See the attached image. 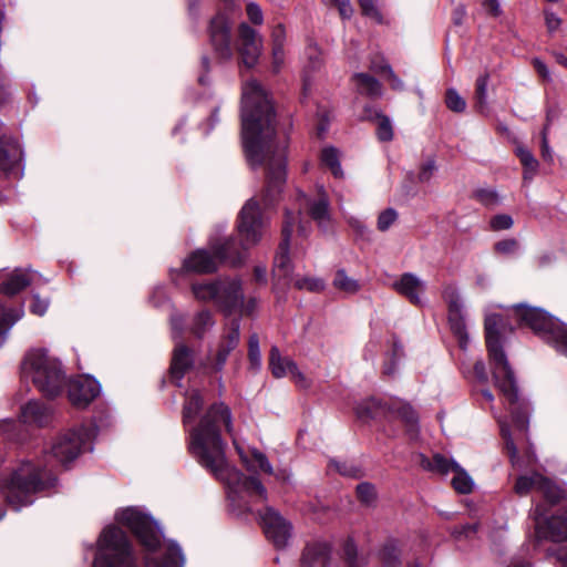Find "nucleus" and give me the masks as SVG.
<instances>
[{"mask_svg":"<svg viewBox=\"0 0 567 567\" xmlns=\"http://www.w3.org/2000/svg\"><path fill=\"white\" fill-rule=\"evenodd\" d=\"M518 249V241L514 238H507L495 244V250L509 255L516 252Z\"/></svg>","mask_w":567,"mask_h":567,"instance_id":"obj_54","label":"nucleus"},{"mask_svg":"<svg viewBox=\"0 0 567 567\" xmlns=\"http://www.w3.org/2000/svg\"><path fill=\"white\" fill-rule=\"evenodd\" d=\"M545 480L546 477L537 472L527 475H520L515 482L514 491L518 496H526L534 491L539 493L540 486Z\"/></svg>","mask_w":567,"mask_h":567,"instance_id":"obj_28","label":"nucleus"},{"mask_svg":"<svg viewBox=\"0 0 567 567\" xmlns=\"http://www.w3.org/2000/svg\"><path fill=\"white\" fill-rule=\"evenodd\" d=\"M378 138L382 142H389L393 137L392 125L389 117L384 115L378 116V127H377Z\"/></svg>","mask_w":567,"mask_h":567,"instance_id":"obj_43","label":"nucleus"},{"mask_svg":"<svg viewBox=\"0 0 567 567\" xmlns=\"http://www.w3.org/2000/svg\"><path fill=\"white\" fill-rule=\"evenodd\" d=\"M22 309L6 308L0 303V348L4 344L12 326L22 318Z\"/></svg>","mask_w":567,"mask_h":567,"instance_id":"obj_30","label":"nucleus"},{"mask_svg":"<svg viewBox=\"0 0 567 567\" xmlns=\"http://www.w3.org/2000/svg\"><path fill=\"white\" fill-rule=\"evenodd\" d=\"M513 312L518 321L553 344L558 352L567 355V326L540 308L518 305Z\"/></svg>","mask_w":567,"mask_h":567,"instance_id":"obj_8","label":"nucleus"},{"mask_svg":"<svg viewBox=\"0 0 567 567\" xmlns=\"http://www.w3.org/2000/svg\"><path fill=\"white\" fill-rule=\"evenodd\" d=\"M475 197L485 206L493 207L499 204L498 194L493 189H478Z\"/></svg>","mask_w":567,"mask_h":567,"instance_id":"obj_47","label":"nucleus"},{"mask_svg":"<svg viewBox=\"0 0 567 567\" xmlns=\"http://www.w3.org/2000/svg\"><path fill=\"white\" fill-rule=\"evenodd\" d=\"M382 71L386 73L390 85L393 90L402 91L404 89L403 82L395 75L390 65H384Z\"/></svg>","mask_w":567,"mask_h":567,"instance_id":"obj_59","label":"nucleus"},{"mask_svg":"<svg viewBox=\"0 0 567 567\" xmlns=\"http://www.w3.org/2000/svg\"><path fill=\"white\" fill-rule=\"evenodd\" d=\"M295 217L287 212L286 220L282 227V241L279 245V250L275 256L274 260V277L278 282L276 286L282 281L284 286H288L291 282L299 290H308V291H321L324 288V281L319 278L313 277H301V278H292V267L290 265V259L288 256L289 249V239L292 231V220Z\"/></svg>","mask_w":567,"mask_h":567,"instance_id":"obj_11","label":"nucleus"},{"mask_svg":"<svg viewBox=\"0 0 567 567\" xmlns=\"http://www.w3.org/2000/svg\"><path fill=\"white\" fill-rule=\"evenodd\" d=\"M241 134L250 166L267 168L264 205L276 199L286 182V142L276 140V114L267 91L257 80L243 85Z\"/></svg>","mask_w":567,"mask_h":567,"instance_id":"obj_2","label":"nucleus"},{"mask_svg":"<svg viewBox=\"0 0 567 567\" xmlns=\"http://www.w3.org/2000/svg\"><path fill=\"white\" fill-rule=\"evenodd\" d=\"M362 13L378 22H381L382 17L375 6V0H359Z\"/></svg>","mask_w":567,"mask_h":567,"instance_id":"obj_53","label":"nucleus"},{"mask_svg":"<svg viewBox=\"0 0 567 567\" xmlns=\"http://www.w3.org/2000/svg\"><path fill=\"white\" fill-rule=\"evenodd\" d=\"M54 481V476L41 470L40 463L24 462L12 473L2 493L9 505L19 511L32 504L34 493L51 487Z\"/></svg>","mask_w":567,"mask_h":567,"instance_id":"obj_6","label":"nucleus"},{"mask_svg":"<svg viewBox=\"0 0 567 567\" xmlns=\"http://www.w3.org/2000/svg\"><path fill=\"white\" fill-rule=\"evenodd\" d=\"M446 106L456 113H462L466 109V101L458 94L455 89H449L445 95Z\"/></svg>","mask_w":567,"mask_h":567,"instance_id":"obj_41","label":"nucleus"},{"mask_svg":"<svg viewBox=\"0 0 567 567\" xmlns=\"http://www.w3.org/2000/svg\"><path fill=\"white\" fill-rule=\"evenodd\" d=\"M474 373L477 378V380L482 383H486L487 380H488V377H487V373H486V369H485V363L481 360L476 361L475 364H474Z\"/></svg>","mask_w":567,"mask_h":567,"instance_id":"obj_63","label":"nucleus"},{"mask_svg":"<svg viewBox=\"0 0 567 567\" xmlns=\"http://www.w3.org/2000/svg\"><path fill=\"white\" fill-rule=\"evenodd\" d=\"M385 410V404L374 398H370L362 400L357 404L355 414L360 420L368 421L384 414ZM388 411L404 423L411 439L417 437V415L409 403L395 400L388 406Z\"/></svg>","mask_w":567,"mask_h":567,"instance_id":"obj_13","label":"nucleus"},{"mask_svg":"<svg viewBox=\"0 0 567 567\" xmlns=\"http://www.w3.org/2000/svg\"><path fill=\"white\" fill-rule=\"evenodd\" d=\"M393 288L403 297H405L412 305L421 306L423 303V295L426 289V284L412 272L403 274L396 281L393 282Z\"/></svg>","mask_w":567,"mask_h":567,"instance_id":"obj_24","label":"nucleus"},{"mask_svg":"<svg viewBox=\"0 0 567 567\" xmlns=\"http://www.w3.org/2000/svg\"><path fill=\"white\" fill-rule=\"evenodd\" d=\"M237 227L244 249L256 245L260 240L266 227V220L261 216L259 205L254 198L247 200L241 208Z\"/></svg>","mask_w":567,"mask_h":567,"instance_id":"obj_16","label":"nucleus"},{"mask_svg":"<svg viewBox=\"0 0 567 567\" xmlns=\"http://www.w3.org/2000/svg\"><path fill=\"white\" fill-rule=\"evenodd\" d=\"M271 69L274 73H279L285 63V49L271 48Z\"/></svg>","mask_w":567,"mask_h":567,"instance_id":"obj_57","label":"nucleus"},{"mask_svg":"<svg viewBox=\"0 0 567 567\" xmlns=\"http://www.w3.org/2000/svg\"><path fill=\"white\" fill-rule=\"evenodd\" d=\"M269 368L277 379L290 375L300 388L310 385L309 380L299 371L296 362L288 357H282L276 346L271 347L269 352Z\"/></svg>","mask_w":567,"mask_h":567,"instance_id":"obj_21","label":"nucleus"},{"mask_svg":"<svg viewBox=\"0 0 567 567\" xmlns=\"http://www.w3.org/2000/svg\"><path fill=\"white\" fill-rule=\"evenodd\" d=\"M20 417L25 424L43 426L51 417V409L39 401H29L21 408Z\"/></svg>","mask_w":567,"mask_h":567,"instance_id":"obj_25","label":"nucleus"},{"mask_svg":"<svg viewBox=\"0 0 567 567\" xmlns=\"http://www.w3.org/2000/svg\"><path fill=\"white\" fill-rule=\"evenodd\" d=\"M115 519L138 539L145 567H184L181 547L173 540L164 542L157 523L141 508H123L115 514Z\"/></svg>","mask_w":567,"mask_h":567,"instance_id":"obj_3","label":"nucleus"},{"mask_svg":"<svg viewBox=\"0 0 567 567\" xmlns=\"http://www.w3.org/2000/svg\"><path fill=\"white\" fill-rule=\"evenodd\" d=\"M49 308V300L40 298L39 295L32 296V302L30 305V311L37 316H43Z\"/></svg>","mask_w":567,"mask_h":567,"instance_id":"obj_55","label":"nucleus"},{"mask_svg":"<svg viewBox=\"0 0 567 567\" xmlns=\"http://www.w3.org/2000/svg\"><path fill=\"white\" fill-rule=\"evenodd\" d=\"M545 22L549 33L557 31L561 24V20L554 12L545 10Z\"/></svg>","mask_w":567,"mask_h":567,"instance_id":"obj_58","label":"nucleus"},{"mask_svg":"<svg viewBox=\"0 0 567 567\" xmlns=\"http://www.w3.org/2000/svg\"><path fill=\"white\" fill-rule=\"evenodd\" d=\"M535 537L538 540L548 539L551 542L567 540V513L563 515H554L549 518L545 517V513L540 505L534 511Z\"/></svg>","mask_w":567,"mask_h":567,"instance_id":"obj_18","label":"nucleus"},{"mask_svg":"<svg viewBox=\"0 0 567 567\" xmlns=\"http://www.w3.org/2000/svg\"><path fill=\"white\" fill-rule=\"evenodd\" d=\"M236 347H237V344H231V343H230V341H227V340H225V341L221 343V346H220V348H219V350H218V352H217V358H216V360H217L216 365H217V368H218V369H220V368L224 365V363H225V362H226V360H227L228 354H229V353H230V352H231Z\"/></svg>","mask_w":567,"mask_h":567,"instance_id":"obj_56","label":"nucleus"},{"mask_svg":"<svg viewBox=\"0 0 567 567\" xmlns=\"http://www.w3.org/2000/svg\"><path fill=\"white\" fill-rule=\"evenodd\" d=\"M301 563L307 567H364L365 558L358 556L351 540L344 543L341 554H333L328 543L317 542L305 548Z\"/></svg>","mask_w":567,"mask_h":567,"instance_id":"obj_12","label":"nucleus"},{"mask_svg":"<svg viewBox=\"0 0 567 567\" xmlns=\"http://www.w3.org/2000/svg\"><path fill=\"white\" fill-rule=\"evenodd\" d=\"M100 392V383L90 375H80L68 382V398L78 408L87 406Z\"/></svg>","mask_w":567,"mask_h":567,"instance_id":"obj_20","label":"nucleus"},{"mask_svg":"<svg viewBox=\"0 0 567 567\" xmlns=\"http://www.w3.org/2000/svg\"><path fill=\"white\" fill-rule=\"evenodd\" d=\"M545 501L551 505L558 504L566 496L565 491L546 477L539 492Z\"/></svg>","mask_w":567,"mask_h":567,"instance_id":"obj_35","label":"nucleus"},{"mask_svg":"<svg viewBox=\"0 0 567 567\" xmlns=\"http://www.w3.org/2000/svg\"><path fill=\"white\" fill-rule=\"evenodd\" d=\"M320 193H323V188H320ZM305 205L309 207L311 217L321 226L329 219V202L324 194H321L317 202L309 203L305 198Z\"/></svg>","mask_w":567,"mask_h":567,"instance_id":"obj_33","label":"nucleus"},{"mask_svg":"<svg viewBox=\"0 0 567 567\" xmlns=\"http://www.w3.org/2000/svg\"><path fill=\"white\" fill-rule=\"evenodd\" d=\"M236 48L240 56V62L248 69H251L258 63L262 53V37L248 23L241 22L238 25Z\"/></svg>","mask_w":567,"mask_h":567,"instance_id":"obj_17","label":"nucleus"},{"mask_svg":"<svg viewBox=\"0 0 567 567\" xmlns=\"http://www.w3.org/2000/svg\"><path fill=\"white\" fill-rule=\"evenodd\" d=\"M502 318L498 315H488L485 318V337L489 360L493 367V377L496 386L508 402L514 426L525 432L528 426V405L519 402L514 372L499 342L498 326Z\"/></svg>","mask_w":567,"mask_h":567,"instance_id":"obj_4","label":"nucleus"},{"mask_svg":"<svg viewBox=\"0 0 567 567\" xmlns=\"http://www.w3.org/2000/svg\"><path fill=\"white\" fill-rule=\"evenodd\" d=\"M333 287L348 295H354L360 290V284L357 279L348 276L343 269H339L333 278Z\"/></svg>","mask_w":567,"mask_h":567,"instance_id":"obj_34","label":"nucleus"},{"mask_svg":"<svg viewBox=\"0 0 567 567\" xmlns=\"http://www.w3.org/2000/svg\"><path fill=\"white\" fill-rule=\"evenodd\" d=\"M239 329H240V321L239 319H233L230 322V331L227 333L225 340L230 341L231 344H237L239 342Z\"/></svg>","mask_w":567,"mask_h":567,"instance_id":"obj_60","label":"nucleus"},{"mask_svg":"<svg viewBox=\"0 0 567 567\" xmlns=\"http://www.w3.org/2000/svg\"><path fill=\"white\" fill-rule=\"evenodd\" d=\"M17 427V423L13 420H3L0 422V432L9 440H13L16 437L14 430Z\"/></svg>","mask_w":567,"mask_h":567,"instance_id":"obj_61","label":"nucleus"},{"mask_svg":"<svg viewBox=\"0 0 567 567\" xmlns=\"http://www.w3.org/2000/svg\"><path fill=\"white\" fill-rule=\"evenodd\" d=\"M192 292L197 300L213 302L228 312L238 309L244 301L241 281L236 278L194 282Z\"/></svg>","mask_w":567,"mask_h":567,"instance_id":"obj_10","label":"nucleus"},{"mask_svg":"<svg viewBox=\"0 0 567 567\" xmlns=\"http://www.w3.org/2000/svg\"><path fill=\"white\" fill-rule=\"evenodd\" d=\"M268 539L278 548L285 547L291 536V525L277 511L266 507L259 515Z\"/></svg>","mask_w":567,"mask_h":567,"instance_id":"obj_19","label":"nucleus"},{"mask_svg":"<svg viewBox=\"0 0 567 567\" xmlns=\"http://www.w3.org/2000/svg\"><path fill=\"white\" fill-rule=\"evenodd\" d=\"M357 495L362 503L369 505L375 498L374 486L370 483H361L357 486Z\"/></svg>","mask_w":567,"mask_h":567,"instance_id":"obj_49","label":"nucleus"},{"mask_svg":"<svg viewBox=\"0 0 567 567\" xmlns=\"http://www.w3.org/2000/svg\"><path fill=\"white\" fill-rule=\"evenodd\" d=\"M246 13L252 24L261 25L264 23V13L260 6L250 1L246 6Z\"/></svg>","mask_w":567,"mask_h":567,"instance_id":"obj_50","label":"nucleus"},{"mask_svg":"<svg viewBox=\"0 0 567 567\" xmlns=\"http://www.w3.org/2000/svg\"><path fill=\"white\" fill-rule=\"evenodd\" d=\"M192 364V353L187 347L184 344H179L175 348L173 360H172V367H171V373L172 377L181 380L185 373V371L190 367Z\"/></svg>","mask_w":567,"mask_h":567,"instance_id":"obj_27","label":"nucleus"},{"mask_svg":"<svg viewBox=\"0 0 567 567\" xmlns=\"http://www.w3.org/2000/svg\"><path fill=\"white\" fill-rule=\"evenodd\" d=\"M213 326L214 320L212 313L208 310H203L194 317L190 330L196 337L202 338Z\"/></svg>","mask_w":567,"mask_h":567,"instance_id":"obj_36","label":"nucleus"},{"mask_svg":"<svg viewBox=\"0 0 567 567\" xmlns=\"http://www.w3.org/2000/svg\"><path fill=\"white\" fill-rule=\"evenodd\" d=\"M234 19L226 10H219L209 20L207 33L216 58L223 62L230 61L234 56L233 45Z\"/></svg>","mask_w":567,"mask_h":567,"instance_id":"obj_15","label":"nucleus"},{"mask_svg":"<svg viewBox=\"0 0 567 567\" xmlns=\"http://www.w3.org/2000/svg\"><path fill=\"white\" fill-rule=\"evenodd\" d=\"M380 555L384 567H396L399 565V550L394 545L384 546Z\"/></svg>","mask_w":567,"mask_h":567,"instance_id":"obj_44","label":"nucleus"},{"mask_svg":"<svg viewBox=\"0 0 567 567\" xmlns=\"http://www.w3.org/2000/svg\"><path fill=\"white\" fill-rule=\"evenodd\" d=\"M436 171L434 158L426 159L420 167L417 181L420 183H429Z\"/></svg>","mask_w":567,"mask_h":567,"instance_id":"obj_48","label":"nucleus"},{"mask_svg":"<svg viewBox=\"0 0 567 567\" xmlns=\"http://www.w3.org/2000/svg\"><path fill=\"white\" fill-rule=\"evenodd\" d=\"M30 282L31 279L27 270L16 269L8 276L7 279L0 280V293L14 296L28 287Z\"/></svg>","mask_w":567,"mask_h":567,"instance_id":"obj_26","label":"nucleus"},{"mask_svg":"<svg viewBox=\"0 0 567 567\" xmlns=\"http://www.w3.org/2000/svg\"><path fill=\"white\" fill-rule=\"evenodd\" d=\"M306 55L308 59L306 68L309 70H317L321 66V52L316 44L308 45L306 50Z\"/></svg>","mask_w":567,"mask_h":567,"instance_id":"obj_45","label":"nucleus"},{"mask_svg":"<svg viewBox=\"0 0 567 567\" xmlns=\"http://www.w3.org/2000/svg\"><path fill=\"white\" fill-rule=\"evenodd\" d=\"M339 9L340 16L344 19H349L352 16L353 9L349 0H330Z\"/></svg>","mask_w":567,"mask_h":567,"instance_id":"obj_62","label":"nucleus"},{"mask_svg":"<svg viewBox=\"0 0 567 567\" xmlns=\"http://www.w3.org/2000/svg\"><path fill=\"white\" fill-rule=\"evenodd\" d=\"M542 157L546 162H549V163L553 162V152H551V148L549 147L546 132H543V136H542Z\"/></svg>","mask_w":567,"mask_h":567,"instance_id":"obj_64","label":"nucleus"},{"mask_svg":"<svg viewBox=\"0 0 567 567\" xmlns=\"http://www.w3.org/2000/svg\"><path fill=\"white\" fill-rule=\"evenodd\" d=\"M398 213L393 208L383 210L378 217V229L381 231L388 230L396 220Z\"/></svg>","mask_w":567,"mask_h":567,"instance_id":"obj_46","label":"nucleus"},{"mask_svg":"<svg viewBox=\"0 0 567 567\" xmlns=\"http://www.w3.org/2000/svg\"><path fill=\"white\" fill-rule=\"evenodd\" d=\"M21 374L47 398L58 396L66 384L61 361L42 348L31 349L25 353L21 363Z\"/></svg>","mask_w":567,"mask_h":567,"instance_id":"obj_5","label":"nucleus"},{"mask_svg":"<svg viewBox=\"0 0 567 567\" xmlns=\"http://www.w3.org/2000/svg\"><path fill=\"white\" fill-rule=\"evenodd\" d=\"M0 171L14 177L22 175V150L12 137H0Z\"/></svg>","mask_w":567,"mask_h":567,"instance_id":"obj_22","label":"nucleus"},{"mask_svg":"<svg viewBox=\"0 0 567 567\" xmlns=\"http://www.w3.org/2000/svg\"><path fill=\"white\" fill-rule=\"evenodd\" d=\"M452 485L456 492L461 494H468L472 492L474 482L471 476L458 465L454 471Z\"/></svg>","mask_w":567,"mask_h":567,"instance_id":"obj_37","label":"nucleus"},{"mask_svg":"<svg viewBox=\"0 0 567 567\" xmlns=\"http://www.w3.org/2000/svg\"><path fill=\"white\" fill-rule=\"evenodd\" d=\"M204 398L193 389L186 393L183 406V423L187 426L188 450L192 456L217 480L225 483L228 497L239 514L250 512L246 497L265 501L267 491L255 476H245L226 460V442L221 431L230 436L243 465L252 473L272 474L274 468L265 453L256 447L244 449L233 424V413L224 402L210 404L203 411Z\"/></svg>","mask_w":567,"mask_h":567,"instance_id":"obj_1","label":"nucleus"},{"mask_svg":"<svg viewBox=\"0 0 567 567\" xmlns=\"http://www.w3.org/2000/svg\"><path fill=\"white\" fill-rule=\"evenodd\" d=\"M421 465L425 470L436 471L441 474L453 472L458 466L456 462L449 460L442 454H435L432 461L422 455Z\"/></svg>","mask_w":567,"mask_h":567,"instance_id":"obj_32","label":"nucleus"},{"mask_svg":"<svg viewBox=\"0 0 567 567\" xmlns=\"http://www.w3.org/2000/svg\"><path fill=\"white\" fill-rule=\"evenodd\" d=\"M248 357L250 365L258 370L261 365V354L259 349V339L256 333L251 334L248 342Z\"/></svg>","mask_w":567,"mask_h":567,"instance_id":"obj_42","label":"nucleus"},{"mask_svg":"<svg viewBox=\"0 0 567 567\" xmlns=\"http://www.w3.org/2000/svg\"><path fill=\"white\" fill-rule=\"evenodd\" d=\"M513 224L514 220L512 216L507 214L495 215L489 221L491 228L495 231L509 229L513 226Z\"/></svg>","mask_w":567,"mask_h":567,"instance_id":"obj_51","label":"nucleus"},{"mask_svg":"<svg viewBox=\"0 0 567 567\" xmlns=\"http://www.w3.org/2000/svg\"><path fill=\"white\" fill-rule=\"evenodd\" d=\"M95 434L96 431L94 426H82L78 430L60 434L50 446V457L62 465H66L74 461L82 451L89 447Z\"/></svg>","mask_w":567,"mask_h":567,"instance_id":"obj_14","label":"nucleus"},{"mask_svg":"<svg viewBox=\"0 0 567 567\" xmlns=\"http://www.w3.org/2000/svg\"><path fill=\"white\" fill-rule=\"evenodd\" d=\"M209 245L213 254L204 249L194 251L184 260L183 269L196 274H210L217 270L221 261L237 265L244 259L235 240L231 238H212Z\"/></svg>","mask_w":567,"mask_h":567,"instance_id":"obj_9","label":"nucleus"},{"mask_svg":"<svg viewBox=\"0 0 567 567\" xmlns=\"http://www.w3.org/2000/svg\"><path fill=\"white\" fill-rule=\"evenodd\" d=\"M93 567H138V558L125 533L113 525L97 540Z\"/></svg>","mask_w":567,"mask_h":567,"instance_id":"obj_7","label":"nucleus"},{"mask_svg":"<svg viewBox=\"0 0 567 567\" xmlns=\"http://www.w3.org/2000/svg\"><path fill=\"white\" fill-rule=\"evenodd\" d=\"M353 82L357 87V90L361 94H365L371 97H378L382 94V87L380 82L367 74V73H357L353 75Z\"/></svg>","mask_w":567,"mask_h":567,"instance_id":"obj_31","label":"nucleus"},{"mask_svg":"<svg viewBox=\"0 0 567 567\" xmlns=\"http://www.w3.org/2000/svg\"><path fill=\"white\" fill-rule=\"evenodd\" d=\"M489 76L487 73L480 75L475 83V101L480 112L487 107V85Z\"/></svg>","mask_w":567,"mask_h":567,"instance_id":"obj_38","label":"nucleus"},{"mask_svg":"<svg viewBox=\"0 0 567 567\" xmlns=\"http://www.w3.org/2000/svg\"><path fill=\"white\" fill-rule=\"evenodd\" d=\"M498 423L501 426V434H502L503 439L505 440V445H506L511 462H512L513 466L520 467L519 460L517 457V449L512 439L509 425L504 420H498Z\"/></svg>","mask_w":567,"mask_h":567,"instance_id":"obj_39","label":"nucleus"},{"mask_svg":"<svg viewBox=\"0 0 567 567\" xmlns=\"http://www.w3.org/2000/svg\"><path fill=\"white\" fill-rule=\"evenodd\" d=\"M515 154L519 158L520 164L524 167L523 181L530 182L537 174L539 167L538 161L533 155V153L524 145H517L515 148Z\"/></svg>","mask_w":567,"mask_h":567,"instance_id":"obj_29","label":"nucleus"},{"mask_svg":"<svg viewBox=\"0 0 567 567\" xmlns=\"http://www.w3.org/2000/svg\"><path fill=\"white\" fill-rule=\"evenodd\" d=\"M286 38V28L278 23L271 31V48L285 49Z\"/></svg>","mask_w":567,"mask_h":567,"instance_id":"obj_52","label":"nucleus"},{"mask_svg":"<svg viewBox=\"0 0 567 567\" xmlns=\"http://www.w3.org/2000/svg\"><path fill=\"white\" fill-rule=\"evenodd\" d=\"M443 296L449 303V321L451 329L457 336L461 347L465 348L468 337L462 317L463 305L460 295L454 288L447 287L444 289Z\"/></svg>","mask_w":567,"mask_h":567,"instance_id":"obj_23","label":"nucleus"},{"mask_svg":"<svg viewBox=\"0 0 567 567\" xmlns=\"http://www.w3.org/2000/svg\"><path fill=\"white\" fill-rule=\"evenodd\" d=\"M322 163L328 166L336 177H342L343 172L339 163L338 151L333 147H327L321 153Z\"/></svg>","mask_w":567,"mask_h":567,"instance_id":"obj_40","label":"nucleus"}]
</instances>
